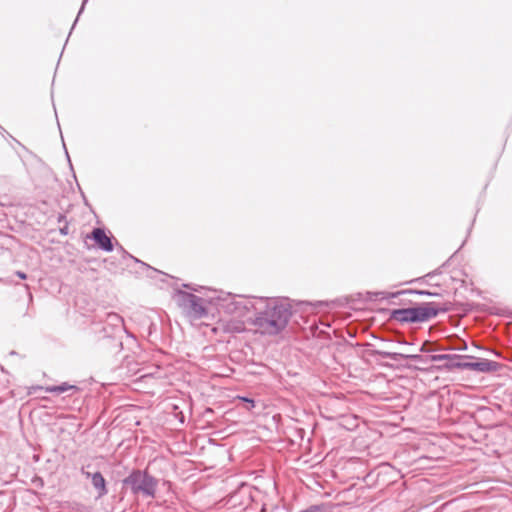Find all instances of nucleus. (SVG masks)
<instances>
[{"label": "nucleus", "mask_w": 512, "mask_h": 512, "mask_svg": "<svg viewBox=\"0 0 512 512\" xmlns=\"http://www.w3.org/2000/svg\"><path fill=\"white\" fill-rule=\"evenodd\" d=\"M176 298L179 307L192 319H201L208 315L207 303H213L218 309L230 314L237 313L239 316L242 315L243 310L249 309L250 304L248 299L241 296L227 294L224 297L217 296L204 299L182 290L177 291Z\"/></svg>", "instance_id": "1"}, {"label": "nucleus", "mask_w": 512, "mask_h": 512, "mask_svg": "<svg viewBox=\"0 0 512 512\" xmlns=\"http://www.w3.org/2000/svg\"><path fill=\"white\" fill-rule=\"evenodd\" d=\"M259 304L262 306H254L257 312L252 322L256 330L263 335H277L284 330L292 315L290 306L277 299H260Z\"/></svg>", "instance_id": "2"}, {"label": "nucleus", "mask_w": 512, "mask_h": 512, "mask_svg": "<svg viewBox=\"0 0 512 512\" xmlns=\"http://www.w3.org/2000/svg\"><path fill=\"white\" fill-rule=\"evenodd\" d=\"M449 310L450 303L428 302L417 307L392 310L390 319L400 323H420L426 322L436 317L439 313H446Z\"/></svg>", "instance_id": "3"}, {"label": "nucleus", "mask_w": 512, "mask_h": 512, "mask_svg": "<svg viewBox=\"0 0 512 512\" xmlns=\"http://www.w3.org/2000/svg\"><path fill=\"white\" fill-rule=\"evenodd\" d=\"M473 356L468 355H457V354H435L430 356L432 362L444 361V367L448 370L460 369V370H472L477 372H495L499 370L500 364L495 361L488 359H480L477 362H465L463 359H473Z\"/></svg>", "instance_id": "4"}, {"label": "nucleus", "mask_w": 512, "mask_h": 512, "mask_svg": "<svg viewBox=\"0 0 512 512\" xmlns=\"http://www.w3.org/2000/svg\"><path fill=\"white\" fill-rule=\"evenodd\" d=\"M122 483L134 496L155 498L159 480L152 476L147 469H133Z\"/></svg>", "instance_id": "5"}, {"label": "nucleus", "mask_w": 512, "mask_h": 512, "mask_svg": "<svg viewBox=\"0 0 512 512\" xmlns=\"http://www.w3.org/2000/svg\"><path fill=\"white\" fill-rule=\"evenodd\" d=\"M124 331L123 319L117 313H108L102 328L97 332L98 340L108 339V348L119 352L123 348L122 333Z\"/></svg>", "instance_id": "6"}, {"label": "nucleus", "mask_w": 512, "mask_h": 512, "mask_svg": "<svg viewBox=\"0 0 512 512\" xmlns=\"http://www.w3.org/2000/svg\"><path fill=\"white\" fill-rule=\"evenodd\" d=\"M82 475H84L86 478L91 479L92 486L97 491V499H100L104 497L108 493L106 480L101 474V472L97 471L95 473H91L88 471H85L83 468L81 470Z\"/></svg>", "instance_id": "7"}, {"label": "nucleus", "mask_w": 512, "mask_h": 512, "mask_svg": "<svg viewBox=\"0 0 512 512\" xmlns=\"http://www.w3.org/2000/svg\"><path fill=\"white\" fill-rule=\"evenodd\" d=\"M87 237L92 239L98 248L103 251L111 252L114 248L111 238L106 235L104 229L102 228H94L91 234Z\"/></svg>", "instance_id": "8"}, {"label": "nucleus", "mask_w": 512, "mask_h": 512, "mask_svg": "<svg viewBox=\"0 0 512 512\" xmlns=\"http://www.w3.org/2000/svg\"><path fill=\"white\" fill-rule=\"evenodd\" d=\"M374 354L381 358H388L393 361H398L400 359H412L414 361L421 360V355H418V354H403V353L388 352V351H382V350H375Z\"/></svg>", "instance_id": "9"}, {"label": "nucleus", "mask_w": 512, "mask_h": 512, "mask_svg": "<svg viewBox=\"0 0 512 512\" xmlns=\"http://www.w3.org/2000/svg\"><path fill=\"white\" fill-rule=\"evenodd\" d=\"M40 389L45 390L48 393H55V394H62L69 390H78L77 386L70 385L67 382H63L60 385H52V386H46V387H39Z\"/></svg>", "instance_id": "10"}, {"label": "nucleus", "mask_w": 512, "mask_h": 512, "mask_svg": "<svg viewBox=\"0 0 512 512\" xmlns=\"http://www.w3.org/2000/svg\"><path fill=\"white\" fill-rule=\"evenodd\" d=\"M409 293H415L418 295H425V296H438L439 294L437 292H431L427 290H409Z\"/></svg>", "instance_id": "11"}, {"label": "nucleus", "mask_w": 512, "mask_h": 512, "mask_svg": "<svg viewBox=\"0 0 512 512\" xmlns=\"http://www.w3.org/2000/svg\"><path fill=\"white\" fill-rule=\"evenodd\" d=\"M238 399L245 402V403H248L250 404V407H248V410H251L255 407V401L251 398H248V397H244V396H238Z\"/></svg>", "instance_id": "12"}, {"label": "nucleus", "mask_w": 512, "mask_h": 512, "mask_svg": "<svg viewBox=\"0 0 512 512\" xmlns=\"http://www.w3.org/2000/svg\"><path fill=\"white\" fill-rule=\"evenodd\" d=\"M59 232L63 236H66V235L69 234V224H68V222H65V224L59 228Z\"/></svg>", "instance_id": "13"}, {"label": "nucleus", "mask_w": 512, "mask_h": 512, "mask_svg": "<svg viewBox=\"0 0 512 512\" xmlns=\"http://www.w3.org/2000/svg\"><path fill=\"white\" fill-rule=\"evenodd\" d=\"M449 348H443V350H448ZM454 350L464 351L467 349V344L465 341H461L460 345L453 347Z\"/></svg>", "instance_id": "14"}, {"label": "nucleus", "mask_w": 512, "mask_h": 512, "mask_svg": "<svg viewBox=\"0 0 512 512\" xmlns=\"http://www.w3.org/2000/svg\"><path fill=\"white\" fill-rule=\"evenodd\" d=\"M321 510H322L321 506L315 505V506H311L308 509L300 511V512H321Z\"/></svg>", "instance_id": "15"}, {"label": "nucleus", "mask_w": 512, "mask_h": 512, "mask_svg": "<svg viewBox=\"0 0 512 512\" xmlns=\"http://www.w3.org/2000/svg\"><path fill=\"white\" fill-rule=\"evenodd\" d=\"M58 223H64L67 222L66 216L64 214H59L57 218Z\"/></svg>", "instance_id": "16"}, {"label": "nucleus", "mask_w": 512, "mask_h": 512, "mask_svg": "<svg viewBox=\"0 0 512 512\" xmlns=\"http://www.w3.org/2000/svg\"><path fill=\"white\" fill-rule=\"evenodd\" d=\"M16 275H17L20 279H23V280H25V279L27 278V275H26L24 272H22V271H17V272H16Z\"/></svg>", "instance_id": "17"}, {"label": "nucleus", "mask_w": 512, "mask_h": 512, "mask_svg": "<svg viewBox=\"0 0 512 512\" xmlns=\"http://www.w3.org/2000/svg\"><path fill=\"white\" fill-rule=\"evenodd\" d=\"M426 345H427V342L423 343L422 347L420 348L421 352L428 351Z\"/></svg>", "instance_id": "18"}, {"label": "nucleus", "mask_w": 512, "mask_h": 512, "mask_svg": "<svg viewBox=\"0 0 512 512\" xmlns=\"http://www.w3.org/2000/svg\"><path fill=\"white\" fill-rule=\"evenodd\" d=\"M183 286L188 288V289L196 291V289L194 287H192L191 285H189V284H184Z\"/></svg>", "instance_id": "19"}, {"label": "nucleus", "mask_w": 512, "mask_h": 512, "mask_svg": "<svg viewBox=\"0 0 512 512\" xmlns=\"http://www.w3.org/2000/svg\"><path fill=\"white\" fill-rule=\"evenodd\" d=\"M404 293H406V291H401V292L393 293V294H391V296L395 297L397 295L404 294Z\"/></svg>", "instance_id": "20"}]
</instances>
